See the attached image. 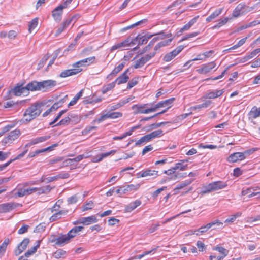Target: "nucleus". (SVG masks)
Returning a JSON list of instances; mask_svg holds the SVG:
<instances>
[{
    "mask_svg": "<svg viewBox=\"0 0 260 260\" xmlns=\"http://www.w3.org/2000/svg\"><path fill=\"white\" fill-rule=\"evenodd\" d=\"M131 44L134 45L135 44V43L134 42V41H132L130 38H127L122 42L118 43L113 45L111 48V51H113L116 49H120L122 47H127L130 46Z\"/></svg>",
    "mask_w": 260,
    "mask_h": 260,
    "instance_id": "obj_9",
    "label": "nucleus"
},
{
    "mask_svg": "<svg viewBox=\"0 0 260 260\" xmlns=\"http://www.w3.org/2000/svg\"><path fill=\"white\" fill-rule=\"evenodd\" d=\"M12 92L16 96H20L22 94H27V88L22 85L17 86L12 89Z\"/></svg>",
    "mask_w": 260,
    "mask_h": 260,
    "instance_id": "obj_23",
    "label": "nucleus"
},
{
    "mask_svg": "<svg viewBox=\"0 0 260 260\" xmlns=\"http://www.w3.org/2000/svg\"><path fill=\"white\" fill-rule=\"evenodd\" d=\"M108 118L115 119L122 116V114L120 112H113L111 113H108Z\"/></svg>",
    "mask_w": 260,
    "mask_h": 260,
    "instance_id": "obj_54",
    "label": "nucleus"
},
{
    "mask_svg": "<svg viewBox=\"0 0 260 260\" xmlns=\"http://www.w3.org/2000/svg\"><path fill=\"white\" fill-rule=\"evenodd\" d=\"M41 84L40 82H37L36 81H33L27 84L25 86L27 88V94L29 93V91H37L41 90V87L40 85Z\"/></svg>",
    "mask_w": 260,
    "mask_h": 260,
    "instance_id": "obj_15",
    "label": "nucleus"
},
{
    "mask_svg": "<svg viewBox=\"0 0 260 260\" xmlns=\"http://www.w3.org/2000/svg\"><path fill=\"white\" fill-rule=\"evenodd\" d=\"M67 98L66 95L64 98L60 100L57 102H55L50 108L52 111L56 110L58 108L61 107L65 102V98Z\"/></svg>",
    "mask_w": 260,
    "mask_h": 260,
    "instance_id": "obj_37",
    "label": "nucleus"
},
{
    "mask_svg": "<svg viewBox=\"0 0 260 260\" xmlns=\"http://www.w3.org/2000/svg\"><path fill=\"white\" fill-rule=\"evenodd\" d=\"M164 133L161 129H158L155 131L151 132V133L148 134L150 140H151L153 139L160 137L163 136Z\"/></svg>",
    "mask_w": 260,
    "mask_h": 260,
    "instance_id": "obj_33",
    "label": "nucleus"
},
{
    "mask_svg": "<svg viewBox=\"0 0 260 260\" xmlns=\"http://www.w3.org/2000/svg\"><path fill=\"white\" fill-rule=\"evenodd\" d=\"M49 57H50V56L48 55V54H46L43 57L41 60L38 64V68H37L38 70H40L43 68V67L46 63L47 60L48 59Z\"/></svg>",
    "mask_w": 260,
    "mask_h": 260,
    "instance_id": "obj_47",
    "label": "nucleus"
},
{
    "mask_svg": "<svg viewBox=\"0 0 260 260\" xmlns=\"http://www.w3.org/2000/svg\"><path fill=\"white\" fill-rule=\"evenodd\" d=\"M252 190L255 191L256 190V189H254L253 188H248L245 190H243L241 192L242 196H246L247 194H248V196L252 193H254L252 191Z\"/></svg>",
    "mask_w": 260,
    "mask_h": 260,
    "instance_id": "obj_63",
    "label": "nucleus"
},
{
    "mask_svg": "<svg viewBox=\"0 0 260 260\" xmlns=\"http://www.w3.org/2000/svg\"><path fill=\"white\" fill-rule=\"evenodd\" d=\"M125 66V62H122L119 64L118 66L115 67L112 71L109 74L107 78L111 80L113 77H115L119 72H120Z\"/></svg>",
    "mask_w": 260,
    "mask_h": 260,
    "instance_id": "obj_22",
    "label": "nucleus"
},
{
    "mask_svg": "<svg viewBox=\"0 0 260 260\" xmlns=\"http://www.w3.org/2000/svg\"><path fill=\"white\" fill-rule=\"evenodd\" d=\"M260 52V48H257L254 50L250 53L247 54L248 57H249V59L254 57L257 54Z\"/></svg>",
    "mask_w": 260,
    "mask_h": 260,
    "instance_id": "obj_64",
    "label": "nucleus"
},
{
    "mask_svg": "<svg viewBox=\"0 0 260 260\" xmlns=\"http://www.w3.org/2000/svg\"><path fill=\"white\" fill-rule=\"evenodd\" d=\"M65 254V251L61 249H59L53 253V256L56 259H58L61 258L62 256L64 255Z\"/></svg>",
    "mask_w": 260,
    "mask_h": 260,
    "instance_id": "obj_53",
    "label": "nucleus"
},
{
    "mask_svg": "<svg viewBox=\"0 0 260 260\" xmlns=\"http://www.w3.org/2000/svg\"><path fill=\"white\" fill-rule=\"evenodd\" d=\"M41 90H47L55 86L57 84L56 81L53 80H44L40 82Z\"/></svg>",
    "mask_w": 260,
    "mask_h": 260,
    "instance_id": "obj_13",
    "label": "nucleus"
},
{
    "mask_svg": "<svg viewBox=\"0 0 260 260\" xmlns=\"http://www.w3.org/2000/svg\"><path fill=\"white\" fill-rule=\"evenodd\" d=\"M78 18V15H74L71 17H69L68 19H66L65 21H64L62 24L65 26L66 27H67L72 21H75L77 20V18Z\"/></svg>",
    "mask_w": 260,
    "mask_h": 260,
    "instance_id": "obj_45",
    "label": "nucleus"
},
{
    "mask_svg": "<svg viewBox=\"0 0 260 260\" xmlns=\"http://www.w3.org/2000/svg\"><path fill=\"white\" fill-rule=\"evenodd\" d=\"M69 118H70L71 122L74 124L79 123L81 120L80 117L75 114H69Z\"/></svg>",
    "mask_w": 260,
    "mask_h": 260,
    "instance_id": "obj_44",
    "label": "nucleus"
},
{
    "mask_svg": "<svg viewBox=\"0 0 260 260\" xmlns=\"http://www.w3.org/2000/svg\"><path fill=\"white\" fill-rule=\"evenodd\" d=\"M93 207V203L92 201H90L88 202L85 203L82 206V210L83 211H87V210L92 209Z\"/></svg>",
    "mask_w": 260,
    "mask_h": 260,
    "instance_id": "obj_51",
    "label": "nucleus"
},
{
    "mask_svg": "<svg viewBox=\"0 0 260 260\" xmlns=\"http://www.w3.org/2000/svg\"><path fill=\"white\" fill-rule=\"evenodd\" d=\"M20 134L21 132L18 129L10 132L8 135L3 139L2 142V145L5 146L7 144L12 143L14 141L20 136Z\"/></svg>",
    "mask_w": 260,
    "mask_h": 260,
    "instance_id": "obj_2",
    "label": "nucleus"
},
{
    "mask_svg": "<svg viewBox=\"0 0 260 260\" xmlns=\"http://www.w3.org/2000/svg\"><path fill=\"white\" fill-rule=\"evenodd\" d=\"M37 245L33 247L28 249L25 253V256L29 257L30 256L34 254L37 250L38 248L40 247V241L38 240L36 241Z\"/></svg>",
    "mask_w": 260,
    "mask_h": 260,
    "instance_id": "obj_32",
    "label": "nucleus"
},
{
    "mask_svg": "<svg viewBox=\"0 0 260 260\" xmlns=\"http://www.w3.org/2000/svg\"><path fill=\"white\" fill-rule=\"evenodd\" d=\"M29 238H26L18 245L17 249L15 251L16 255L20 254L27 247L29 243Z\"/></svg>",
    "mask_w": 260,
    "mask_h": 260,
    "instance_id": "obj_12",
    "label": "nucleus"
},
{
    "mask_svg": "<svg viewBox=\"0 0 260 260\" xmlns=\"http://www.w3.org/2000/svg\"><path fill=\"white\" fill-rule=\"evenodd\" d=\"M44 104L42 102H37L28 107L23 114L25 120L30 122L40 115L42 111V107Z\"/></svg>",
    "mask_w": 260,
    "mask_h": 260,
    "instance_id": "obj_1",
    "label": "nucleus"
},
{
    "mask_svg": "<svg viewBox=\"0 0 260 260\" xmlns=\"http://www.w3.org/2000/svg\"><path fill=\"white\" fill-rule=\"evenodd\" d=\"M29 194H31L29 188H19L16 193V195L18 197H22Z\"/></svg>",
    "mask_w": 260,
    "mask_h": 260,
    "instance_id": "obj_28",
    "label": "nucleus"
},
{
    "mask_svg": "<svg viewBox=\"0 0 260 260\" xmlns=\"http://www.w3.org/2000/svg\"><path fill=\"white\" fill-rule=\"evenodd\" d=\"M199 16H197L192 18L188 22V23L184 25L183 27L181 28L180 31L183 32V31L188 30L196 22Z\"/></svg>",
    "mask_w": 260,
    "mask_h": 260,
    "instance_id": "obj_30",
    "label": "nucleus"
},
{
    "mask_svg": "<svg viewBox=\"0 0 260 260\" xmlns=\"http://www.w3.org/2000/svg\"><path fill=\"white\" fill-rule=\"evenodd\" d=\"M95 57L92 56L90 57H88L87 58L82 59V62L85 64V66H89L90 64L93 63L95 61Z\"/></svg>",
    "mask_w": 260,
    "mask_h": 260,
    "instance_id": "obj_56",
    "label": "nucleus"
},
{
    "mask_svg": "<svg viewBox=\"0 0 260 260\" xmlns=\"http://www.w3.org/2000/svg\"><path fill=\"white\" fill-rule=\"evenodd\" d=\"M249 154V152L247 151L244 152H235L231 154L227 158V161L230 162H235L244 159Z\"/></svg>",
    "mask_w": 260,
    "mask_h": 260,
    "instance_id": "obj_3",
    "label": "nucleus"
},
{
    "mask_svg": "<svg viewBox=\"0 0 260 260\" xmlns=\"http://www.w3.org/2000/svg\"><path fill=\"white\" fill-rule=\"evenodd\" d=\"M241 214V213L237 212L235 214L232 215L230 218L226 219L224 222L228 223H232L236 220L237 218L240 217Z\"/></svg>",
    "mask_w": 260,
    "mask_h": 260,
    "instance_id": "obj_50",
    "label": "nucleus"
},
{
    "mask_svg": "<svg viewBox=\"0 0 260 260\" xmlns=\"http://www.w3.org/2000/svg\"><path fill=\"white\" fill-rule=\"evenodd\" d=\"M192 180H185V181L182 182L180 184H178L175 188V189H181L184 187L189 185L192 182Z\"/></svg>",
    "mask_w": 260,
    "mask_h": 260,
    "instance_id": "obj_52",
    "label": "nucleus"
},
{
    "mask_svg": "<svg viewBox=\"0 0 260 260\" xmlns=\"http://www.w3.org/2000/svg\"><path fill=\"white\" fill-rule=\"evenodd\" d=\"M78 199V197L77 196V194H75L74 196H72L70 197H69L67 201L69 204H72L76 203Z\"/></svg>",
    "mask_w": 260,
    "mask_h": 260,
    "instance_id": "obj_61",
    "label": "nucleus"
},
{
    "mask_svg": "<svg viewBox=\"0 0 260 260\" xmlns=\"http://www.w3.org/2000/svg\"><path fill=\"white\" fill-rule=\"evenodd\" d=\"M151 141L148 134L144 136L141 137L139 140H138L136 143L135 146H139L141 144L149 142Z\"/></svg>",
    "mask_w": 260,
    "mask_h": 260,
    "instance_id": "obj_36",
    "label": "nucleus"
},
{
    "mask_svg": "<svg viewBox=\"0 0 260 260\" xmlns=\"http://www.w3.org/2000/svg\"><path fill=\"white\" fill-rule=\"evenodd\" d=\"M133 99H134V96H131L125 99L121 100L119 102L116 104V105L117 106L118 108H119L120 107L124 105L125 104L128 103Z\"/></svg>",
    "mask_w": 260,
    "mask_h": 260,
    "instance_id": "obj_48",
    "label": "nucleus"
},
{
    "mask_svg": "<svg viewBox=\"0 0 260 260\" xmlns=\"http://www.w3.org/2000/svg\"><path fill=\"white\" fill-rule=\"evenodd\" d=\"M212 191V190L211 189V187L210 186V184H209L208 185L204 187L201 190V192L200 193V194L202 196H203L206 193L211 192Z\"/></svg>",
    "mask_w": 260,
    "mask_h": 260,
    "instance_id": "obj_59",
    "label": "nucleus"
},
{
    "mask_svg": "<svg viewBox=\"0 0 260 260\" xmlns=\"http://www.w3.org/2000/svg\"><path fill=\"white\" fill-rule=\"evenodd\" d=\"M216 66L215 61H212L203 64L200 68L197 70V71L201 74H205L210 72Z\"/></svg>",
    "mask_w": 260,
    "mask_h": 260,
    "instance_id": "obj_8",
    "label": "nucleus"
},
{
    "mask_svg": "<svg viewBox=\"0 0 260 260\" xmlns=\"http://www.w3.org/2000/svg\"><path fill=\"white\" fill-rule=\"evenodd\" d=\"M84 229L83 226H75L67 234L69 238L71 239L75 237L76 235Z\"/></svg>",
    "mask_w": 260,
    "mask_h": 260,
    "instance_id": "obj_24",
    "label": "nucleus"
},
{
    "mask_svg": "<svg viewBox=\"0 0 260 260\" xmlns=\"http://www.w3.org/2000/svg\"><path fill=\"white\" fill-rule=\"evenodd\" d=\"M249 118H256L260 116V108H258L256 106L252 108L249 113Z\"/></svg>",
    "mask_w": 260,
    "mask_h": 260,
    "instance_id": "obj_27",
    "label": "nucleus"
},
{
    "mask_svg": "<svg viewBox=\"0 0 260 260\" xmlns=\"http://www.w3.org/2000/svg\"><path fill=\"white\" fill-rule=\"evenodd\" d=\"M187 161V160H181V162L176 164L175 166L174 167V169L175 170L180 169V170H185L187 167V165H183V163Z\"/></svg>",
    "mask_w": 260,
    "mask_h": 260,
    "instance_id": "obj_46",
    "label": "nucleus"
},
{
    "mask_svg": "<svg viewBox=\"0 0 260 260\" xmlns=\"http://www.w3.org/2000/svg\"><path fill=\"white\" fill-rule=\"evenodd\" d=\"M211 103V101H206L204 103L202 104L194 106H192L191 107L192 110H196V109H200L202 108H207Z\"/></svg>",
    "mask_w": 260,
    "mask_h": 260,
    "instance_id": "obj_40",
    "label": "nucleus"
},
{
    "mask_svg": "<svg viewBox=\"0 0 260 260\" xmlns=\"http://www.w3.org/2000/svg\"><path fill=\"white\" fill-rule=\"evenodd\" d=\"M167 123H169V122H161L157 123H153L150 124L149 126L147 127V129H146V131L147 132L151 131L153 129L158 128L161 126L162 125H164Z\"/></svg>",
    "mask_w": 260,
    "mask_h": 260,
    "instance_id": "obj_38",
    "label": "nucleus"
},
{
    "mask_svg": "<svg viewBox=\"0 0 260 260\" xmlns=\"http://www.w3.org/2000/svg\"><path fill=\"white\" fill-rule=\"evenodd\" d=\"M196 245L200 251H203L206 249L204 243L201 241H198Z\"/></svg>",
    "mask_w": 260,
    "mask_h": 260,
    "instance_id": "obj_62",
    "label": "nucleus"
},
{
    "mask_svg": "<svg viewBox=\"0 0 260 260\" xmlns=\"http://www.w3.org/2000/svg\"><path fill=\"white\" fill-rule=\"evenodd\" d=\"M83 92V89H82L73 98L72 100H71L68 104L69 107L73 106L77 103L78 100L82 96Z\"/></svg>",
    "mask_w": 260,
    "mask_h": 260,
    "instance_id": "obj_34",
    "label": "nucleus"
},
{
    "mask_svg": "<svg viewBox=\"0 0 260 260\" xmlns=\"http://www.w3.org/2000/svg\"><path fill=\"white\" fill-rule=\"evenodd\" d=\"M175 100L174 98H172L167 100H166L163 101L159 102L157 104L154 105L153 107H151V109H154L153 112H155L157 110V109L160 107H164L166 106H168V108L166 110H167L168 108L171 107V104L174 102Z\"/></svg>",
    "mask_w": 260,
    "mask_h": 260,
    "instance_id": "obj_10",
    "label": "nucleus"
},
{
    "mask_svg": "<svg viewBox=\"0 0 260 260\" xmlns=\"http://www.w3.org/2000/svg\"><path fill=\"white\" fill-rule=\"evenodd\" d=\"M209 184L210 185L212 191L223 189L226 187L228 185L226 182L221 181L213 182Z\"/></svg>",
    "mask_w": 260,
    "mask_h": 260,
    "instance_id": "obj_17",
    "label": "nucleus"
},
{
    "mask_svg": "<svg viewBox=\"0 0 260 260\" xmlns=\"http://www.w3.org/2000/svg\"><path fill=\"white\" fill-rule=\"evenodd\" d=\"M66 8V6L59 5L52 12V15L54 20L59 22L61 21L62 15V10Z\"/></svg>",
    "mask_w": 260,
    "mask_h": 260,
    "instance_id": "obj_6",
    "label": "nucleus"
},
{
    "mask_svg": "<svg viewBox=\"0 0 260 260\" xmlns=\"http://www.w3.org/2000/svg\"><path fill=\"white\" fill-rule=\"evenodd\" d=\"M183 49V46H178L172 51L167 53L163 57V60L166 62L170 61L175 58Z\"/></svg>",
    "mask_w": 260,
    "mask_h": 260,
    "instance_id": "obj_5",
    "label": "nucleus"
},
{
    "mask_svg": "<svg viewBox=\"0 0 260 260\" xmlns=\"http://www.w3.org/2000/svg\"><path fill=\"white\" fill-rule=\"evenodd\" d=\"M141 204V201L140 200H136L134 202H131L129 203L125 208V211L126 212H131L135 208H136L138 206L140 205Z\"/></svg>",
    "mask_w": 260,
    "mask_h": 260,
    "instance_id": "obj_25",
    "label": "nucleus"
},
{
    "mask_svg": "<svg viewBox=\"0 0 260 260\" xmlns=\"http://www.w3.org/2000/svg\"><path fill=\"white\" fill-rule=\"evenodd\" d=\"M70 240L71 239L69 238L67 235H63L57 238L56 245L62 246L64 244L68 243Z\"/></svg>",
    "mask_w": 260,
    "mask_h": 260,
    "instance_id": "obj_26",
    "label": "nucleus"
},
{
    "mask_svg": "<svg viewBox=\"0 0 260 260\" xmlns=\"http://www.w3.org/2000/svg\"><path fill=\"white\" fill-rule=\"evenodd\" d=\"M38 24V18H35L29 23L28 25V30L29 32H31L36 27Z\"/></svg>",
    "mask_w": 260,
    "mask_h": 260,
    "instance_id": "obj_41",
    "label": "nucleus"
},
{
    "mask_svg": "<svg viewBox=\"0 0 260 260\" xmlns=\"http://www.w3.org/2000/svg\"><path fill=\"white\" fill-rule=\"evenodd\" d=\"M132 41H134V42L136 43V42H138V46L139 45H142L145 44H146L148 42V40L144 36H142L141 35H138L134 40Z\"/></svg>",
    "mask_w": 260,
    "mask_h": 260,
    "instance_id": "obj_31",
    "label": "nucleus"
},
{
    "mask_svg": "<svg viewBox=\"0 0 260 260\" xmlns=\"http://www.w3.org/2000/svg\"><path fill=\"white\" fill-rule=\"evenodd\" d=\"M129 72V69H126L123 73H122L119 77H118L114 82L115 83H117L118 85H120L121 84L125 83L127 82L129 79V76L127 75V74Z\"/></svg>",
    "mask_w": 260,
    "mask_h": 260,
    "instance_id": "obj_18",
    "label": "nucleus"
},
{
    "mask_svg": "<svg viewBox=\"0 0 260 260\" xmlns=\"http://www.w3.org/2000/svg\"><path fill=\"white\" fill-rule=\"evenodd\" d=\"M172 39H170L167 40H165L158 43L154 47V50H157L160 48L162 47H165L169 44V43L172 41Z\"/></svg>",
    "mask_w": 260,
    "mask_h": 260,
    "instance_id": "obj_43",
    "label": "nucleus"
},
{
    "mask_svg": "<svg viewBox=\"0 0 260 260\" xmlns=\"http://www.w3.org/2000/svg\"><path fill=\"white\" fill-rule=\"evenodd\" d=\"M10 242L8 238L5 239L3 243L0 245V254L3 255L6 250L7 247Z\"/></svg>",
    "mask_w": 260,
    "mask_h": 260,
    "instance_id": "obj_42",
    "label": "nucleus"
},
{
    "mask_svg": "<svg viewBox=\"0 0 260 260\" xmlns=\"http://www.w3.org/2000/svg\"><path fill=\"white\" fill-rule=\"evenodd\" d=\"M138 77H135L132 79L127 84V88L129 89L135 86L138 83Z\"/></svg>",
    "mask_w": 260,
    "mask_h": 260,
    "instance_id": "obj_55",
    "label": "nucleus"
},
{
    "mask_svg": "<svg viewBox=\"0 0 260 260\" xmlns=\"http://www.w3.org/2000/svg\"><path fill=\"white\" fill-rule=\"evenodd\" d=\"M50 138V136H44L33 139L31 140L29 143L25 145V147H30L31 145L45 142Z\"/></svg>",
    "mask_w": 260,
    "mask_h": 260,
    "instance_id": "obj_16",
    "label": "nucleus"
},
{
    "mask_svg": "<svg viewBox=\"0 0 260 260\" xmlns=\"http://www.w3.org/2000/svg\"><path fill=\"white\" fill-rule=\"evenodd\" d=\"M115 86V82H113L109 84H108L102 87V92L103 94H105L109 90L114 88Z\"/></svg>",
    "mask_w": 260,
    "mask_h": 260,
    "instance_id": "obj_39",
    "label": "nucleus"
},
{
    "mask_svg": "<svg viewBox=\"0 0 260 260\" xmlns=\"http://www.w3.org/2000/svg\"><path fill=\"white\" fill-rule=\"evenodd\" d=\"M158 171L154 170H151L147 169L144 170H142L137 174L138 177H145L147 176H151L155 175L157 176Z\"/></svg>",
    "mask_w": 260,
    "mask_h": 260,
    "instance_id": "obj_19",
    "label": "nucleus"
},
{
    "mask_svg": "<svg viewBox=\"0 0 260 260\" xmlns=\"http://www.w3.org/2000/svg\"><path fill=\"white\" fill-rule=\"evenodd\" d=\"M70 122H71V120H70V118H69V115L68 117L64 118V119H61L55 125L58 126V125H67Z\"/></svg>",
    "mask_w": 260,
    "mask_h": 260,
    "instance_id": "obj_60",
    "label": "nucleus"
},
{
    "mask_svg": "<svg viewBox=\"0 0 260 260\" xmlns=\"http://www.w3.org/2000/svg\"><path fill=\"white\" fill-rule=\"evenodd\" d=\"M81 68H74L72 69L66 70L60 74L59 77L61 78H66L68 76L76 75L82 71Z\"/></svg>",
    "mask_w": 260,
    "mask_h": 260,
    "instance_id": "obj_11",
    "label": "nucleus"
},
{
    "mask_svg": "<svg viewBox=\"0 0 260 260\" xmlns=\"http://www.w3.org/2000/svg\"><path fill=\"white\" fill-rule=\"evenodd\" d=\"M68 213V210H60L58 212L54 214L50 218L51 221H54L58 219L61 218L62 215H66Z\"/></svg>",
    "mask_w": 260,
    "mask_h": 260,
    "instance_id": "obj_29",
    "label": "nucleus"
},
{
    "mask_svg": "<svg viewBox=\"0 0 260 260\" xmlns=\"http://www.w3.org/2000/svg\"><path fill=\"white\" fill-rule=\"evenodd\" d=\"M214 250L218 251L223 255L226 256L228 254L229 251L223 247L216 246L214 248Z\"/></svg>",
    "mask_w": 260,
    "mask_h": 260,
    "instance_id": "obj_57",
    "label": "nucleus"
},
{
    "mask_svg": "<svg viewBox=\"0 0 260 260\" xmlns=\"http://www.w3.org/2000/svg\"><path fill=\"white\" fill-rule=\"evenodd\" d=\"M217 225L218 226L222 225L223 223L220 222L219 220H216L210 223L207 224L206 225L202 226L198 230H194L193 234H196L197 236L200 235L199 233H196L197 232H200L201 234L205 233L208 229L212 228L213 225Z\"/></svg>",
    "mask_w": 260,
    "mask_h": 260,
    "instance_id": "obj_4",
    "label": "nucleus"
},
{
    "mask_svg": "<svg viewBox=\"0 0 260 260\" xmlns=\"http://www.w3.org/2000/svg\"><path fill=\"white\" fill-rule=\"evenodd\" d=\"M14 208V204L12 203H6L0 204V213L9 212Z\"/></svg>",
    "mask_w": 260,
    "mask_h": 260,
    "instance_id": "obj_20",
    "label": "nucleus"
},
{
    "mask_svg": "<svg viewBox=\"0 0 260 260\" xmlns=\"http://www.w3.org/2000/svg\"><path fill=\"white\" fill-rule=\"evenodd\" d=\"M98 219H97L95 215H92L88 217H81L80 218L79 223H82V224L88 225L92 223H94L97 222Z\"/></svg>",
    "mask_w": 260,
    "mask_h": 260,
    "instance_id": "obj_14",
    "label": "nucleus"
},
{
    "mask_svg": "<svg viewBox=\"0 0 260 260\" xmlns=\"http://www.w3.org/2000/svg\"><path fill=\"white\" fill-rule=\"evenodd\" d=\"M148 105V104L142 105H134L132 107V108L134 110V113L135 114H137L138 113L147 114L150 112H153V110H154V109H151V108L146 109L144 111H140V109H144Z\"/></svg>",
    "mask_w": 260,
    "mask_h": 260,
    "instance_id": "obj_7",
    "label": "nucleus"
},
{
    "mask_svg": "<svg viewBox=\"0 0 260 260\" xmlns=\"http://www.w3.org/2000/svg\"><path fill=\"white\" fill-rule=\"evenodd\" d=\"M246 7V6L244 3H241L238 4L233 12V17L235 18L239 17L241 14V11L245 9Z\"/></svg>",
    "mask_w": 260,
    "mask_h": 260,
    "instance_id": "obj_21",
    "label": "nucleus"
},
{
    "mask_svg": "<svg viewBox=\"0 0 260 260\" xmlns=\"http://www.w3.org/2000/svg\"><path fill=\"white\" fill-rule=\"evenodd\" d=\"M159 36L157 37L154 38L150 42L149 44H150L152 46L154 45V44L157 41L159 40L163 39L166 37L168 38L169 36H171V34L165 35L164 34L163 32H161L157 34Z\"/></svg>",
    "mask_w": 260,
    "mask_h": 260,
    "instance_id": "obj_35",
    "label": "nucleus"
},
{
    "mask_svg": "<svg viewBox=\"0 0 260 260\" xmlns=\"http://www.w3.org/2000/svg\"><path fill=\"white\" fill-rule=\"evenodd\" d=\"M146 63L143 59L141 58L136 61L135 64L133 66L135 69H138L142 67Z\"/></svg>",
    "mask_w": 260,
    "mask_h": 260,
    "instance_id": "obj_58",
    "label": "nucleus"
},
{
    "mask_svg": "<svg viewBox=\"0 0 260 260\" xmlns=\"http://www.w3.org/2000/svg\"><path fill=\"white\" fill-rule=\"evenodd\" d=\"M229 20V18L227 17L224 18L223 19H221L219 20L218 23L214 25L213 27V28L216 29V28H219L222 25L225 24Z\"/></svg>",
    "mask_w": 260,
    "mask_h": 260,
    "instance_id": "obj_49",
    "label": "nucleus"
}]
</instances>
